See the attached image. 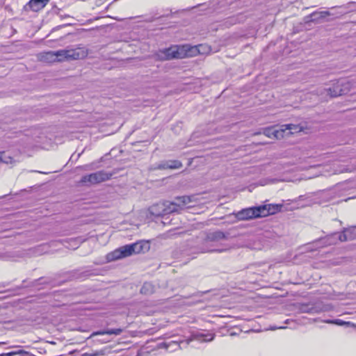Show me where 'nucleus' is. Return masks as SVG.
I'll return each instance as SVG.
<instances>
[{
    "instance_id": "nucleus-1",
    "label": "nucleus",
    "mask_w": 356,
    "mask_h": 356,
    "mask_svg": "<svg viewBox=\"0 0 356 356\" xmlns=\"http://www.w3.org/2000/svg\"><path fill=\"white\" fill-rule=\"evenodd\" d=\"M88 54L85 48L60 49L56 51H47L41 56V59L47 62L78 60L85 58Z\"/></svg>"
},
{
    "instance_id": "nucleus-2",
    "label": "nucleus",
    "mask_w": 356,
    "mask_h": 356,
    "mask_svg": "<svg viewBox=\"0 0 356 356\" xmlns=\"http://www.w3.org/2000/svg\"><path fill=\"white\" fill-rule=\"evenodd\" d=\"M193 196H179L174 199L172 202H163L158 203L157 207L163 209V213L165 215L177 213H179L184 209L189 207L188 205L192 202Z\"/></svg>"
},
{
    "instance_id": "nucleus-3",
    "label": "nucleus",
    "mask_w": 356,
    "mask_h": 356,
    "mask_svg": "<svg viewBox=\"0 0 356 356\" xmlns=\"http://www.w3.org/2000/svg\"><path fill=\"white\" fill-rule=\"evenodd\" d=\"M191 56L187 45L172 46L169 48L159 49L155 54L157 60H168L174 58H183Z\"/></svg>"
},
{
    "instance_id": "nucleus-4",
    "label": "nucleus",
    "mask_w": 356,
    "mask_h": 356,
    "mask_svg": "<svg viewBox=\"0 0 356 356\" xmlns=\"http://www.w3.org/2000/svg\"><path fill=\"white\" fill-rule=\"evenodd\" d=\"M113 175V173L108 172L104 170H99L96 172L83 176L79 181V184L82 186H87L97 184L109 180Z\"/></svg>"
},
{
    "instance_id": "nucleus-5",
    "label": "nucleus",
    "mask_w": 356,
    "mask_h": 356,
    "mask_svg": "<svg viewBox=\"0 0 356 356\" xmlns=\"http://www.w3.org/2000/svg\"><path fill=\"white\" fill-rule=\"evenodd\" d=\"M228 250L227 246L222 248H218L213 242L209 241V237L206 235L199 245L197 252L206 253V252H222Z\"/></svg>"
},
{
    "instance_id": "nucleus-6",
    "label": "nucleus",
    "mask_w": 356,
    "mask_h": 356,
    "mask_svg": "<svg viewBox=\"0 0 356 356\" xmlns=\"http://www.w3.org/2000/svg\"><path fill=\"white\" fill-rule=\"evenodd\" d=\"M343 83L340 81H337L336 83H334L332 88H318L317 90L318 95H324L326 94L331 97H336L338 96H341L346 93V90L342 88Z\"/></svg>"
},
{
    "instance_id": "nucleus-7",
    "label": "nucleus",
    "mask_w": 356,
    "mask_h": 356,
    "mask_svg": "<svg viewBox=\"0 0 356 356\" xmlns=\"http://www.w3.org/2000/svg\"><path fill=\"white\" fill-rule=\"evenodd\" d=\"M236 218L240 220H247L252 218L261 217L260 207H254L243 209L236 214Z\"/></svg>"
},
{
    "instance_id": "nucleus-8",
    "label": "nucleus",
    "mask_w": 356,
    "mask_h": 356,
    "mask_svg": "<svg viewBox=\"0 0 356 356\" xmlns=\"http://www.w3.org/2000/svg\"><path fill=\"white\" fill-rule=\"evenodd\" d=\"M133 254L131 245H123L113 252L109 253L107 256L108 260H116L122 258L127 257Z\"/></svg>"
},
{
    "instance_id": "nucleus-9",
    "label": "nucleus",
    "mask_w": 356,
    "mask_h": 356,
    "mask_svg": "<svg viewBox=\"0 0 356 356\" xmlns=\"http://www.w3.org/2000/svg\"><path fill=\"white\" fill-rule=\"evenodd\" d=\"M206 235L209 237V241L213 242L215 245H217L218 248L227 246L228 249L229 248L228 245L222 244L220 243L222 240H226L228 238V233H225L222 231L217 230L214 232H209L207 233Z\"/></svg>"
},
{
    "instance_id": "nucleus-10",
    "label": "nucleus",
    "mask_w": 356,
    "mask_h": 356,
    "mask_svg": "<svg viewBox=\"0 0 356 356\" xmlns=\"http://www.w3.org/2000/svg\"><path fill=\"white\" fill-rule=\"evenodd\" d=\"M330 13L328 11H315L309 15L304 17V22L305 23L315 22L318 23L322 19L327 16H330Z\"/></svg>"
},
{
    "instance_id": "nucleus-11",
    "label": "nucleus",
    "mask_w": 356,
    "mask_h": 356,
    "mask_svg": "<svg viewBox=\"0 0 356 356\" xmlns=\"http://www.w3.org/2000/svg\"><path fill=\"white\" fill-rule=\"evenodd\" d=\"M49 2V0H30L25 6L24 10L38 12L42 9Z\"/></svg>"
},
{
    "instance_id": "nucleus-12",
    "label": "nucleus",
    "mask_w": 356,
    "mask_h": 356,
    "mask_svg": "<svg viewBox=\"0 0 356 356\" xmlns=\"http://www.w3.org/2000/svg\"><path fill=\"white\" fill-rule=\"evenodd\" d=\"M261 217L274 214L281 210V204H264L260 205Z\"/></svg>"
},
{
    "instance_id": "nucleus-13",
    "label": "nucleus",
    "mask_w": 356,
    "mask_h": 356,
    "mask_svg": "<svg viewBox=\"0 0 356 356\" xmlns=\"http://www.w3.org/2000/svg\"><path fill=\"white\" fill-rule=\"evenodd\" d=\"M337 235L338 232L332 233L325 237L319 238L316 243H318L321 247L335 245L337 243Z\"/></svg>"
},
{
    "instance_id": "nucleus-14",
    "label": "nucleus",
    "mask_w": 356,
    "mask_h": 356,
    "mask_svg": "<svg viewBox=\"0 0 356 356\" xmlns=\"http://www.w3.org/2000/svg\"><path fill=\"white\" fill-rule=\"evenodd\" d=\"M263 134L268 138H275L277 139L284 137V129L275 127H267L264 129Z\"/></svg>"
},
{
    "instance_id": "nucleus-15",
    "label": "nucleus",
    "mask_w": 356,
    "mask_h": 356,
    "mask_svg": "<svg viewBox=\"0 0 356 356\" xmlns=\"http://www.w3.org/2000/svg\"><path fill=\"white\" fill-rule=\"evenodd\" d=\"M247 15H245L243 13H240L236 15L227 17L225 19L224 24L226 27H229L237 23L243 22L244 21H245Z\"/></svg>"
},
{
    "instance_id": "nucleus-16",
    "label": "nucleus",
    "mask_w": 356,
    "mask_h": 356,
    "mask_svg": "<svg viewBox=\"0 0 356 356\" xmlns=\"http://www.w3.org/2000/svg\"><path fill=\"white\" fill-rule=\"evenodd\" d=\"M130 245L132 249L133 254L145 252L149 248L148 243L144 241H140Z\"/></svg>"
},
{
    "instance_id": "nucleus-17",
    "label": "nucleus",
    "mask_w": 356,
    "mask_h": 356,
    "mask_svg": "<svg viewBox=\"0 0 356 356\" xmlns=\"http://www.w3.org/2000/svg\"><path fill=\"white\" fill-rule=\"evenodd\" d=\"M299 310L302 313L318 314L322 312L320 306L314 304H302L300 306Z\"/></svg>"
},
{
    "instance_id": "nucleus-18",
    "label": "nucleus",
    "mask_w": 356,
    "mask_h": 356,
    "mask_svg": "<svg viewBox=\"0 0 356 356\" xmlns=\"http://www.w3.org/2000/svg\"><path fill=\"white\" fill-rule=\"evenodd\" d=\"M234 3L232 0H213L211 2L212 8L218 10L224 7L230 6Z\"/></svg>"
},
{
    "instance_id": "nucleus-19",
    "label": "nucleus",
    "mask_w": 356,
    "mask_h": 356,
    "mask_svg": "<svg viewBox=\"0 0 356 356\" xmlns=\"http://www.w3.org/2000/svg\"><path fill=\"white\" fill-rule=\"evenodd\" d=\"M17 350L6 353L0 354V356H33V354L17 347Z\"/></svg>"
},
{
    "instance_id": "nucleus-20",
    "label": "nucleus",
    "mask_w": 356,
    "mask_h": 356,
    "mask_svg": "<svg viewBox=\"0 0 356 356\" xmlns=\"http://www.w3.org/2000/svg\"><path fill=\"white\" fill-rule=\"evenodd\" d=\"M159 347L165 348L166 350L172 352L176 350L179 348V343H178L175 341H171L168 343L163 342L159 344Z\"/></svg>"
},
{
    "instance_id": "nucleus-21",
    "label": "nucleus",
    "mask_w": 356,
    "mask_h": 356,
    "mask_svg": "<svg viewBox=\"0 0 356 356\" xmlns=\"http://www.w3.org/2000/svg\"><path fill=\"white\" fill-rule=\"evenodd\" d=\"M122 332V330L120 328L117 329H107L103 331H98L92 333V336L102 335V334H115L119 335Z\"/></svg>"
},
{
    "instance_id": "nucleus-22",
    "label": "nucleus",
    "mask_w": 356,
    "mask_h": 356,
    "mask_svg": "<svg viewBox=\"0 0 356 356\" xmlns=\"http://www.w3.org/2000/svg\"><path fill=\"white\" fill-rule=\"evenodd\" d=\"M281 128L284 129V133L288 130L289 133L291 134H293L296 132H299L301 131V127L298 124H283L281 126Z\"/></svg>"
},
{
    "instance_id": "nucleus-23",
    "label": "nucleus",
    "mask_w": 356,
    "mask_h": 356,
    "mask_svg": "<svg viewBox=\"0 0 356 356\" xmlns=\"http://www.w3.org/2000/svg\"><path fill=\"white\" fill-rule=\"evenodd\" d=\"M154 291V286L150 282H145L140 289V293L144 295H149Z\"/></svg>"
},
{
    "instance_id": "nucleus-24",
    "label": "nucleus",
    "mask_w": 356,
    "mask_h": 356,
    "mask_svg": "<svg viewBox=\"0 0 356 356\" xmlns=\"http://www.w3.org/2000/svg\"><path fill=\"white\" fill-rule=\"evenodd\" d=\"M349 232H350V230L348 229H346V228H344L342 232H340V233L338 232L337 242L338 241L343 242V241H346L348 240L352 239V238L350 236H348L347 234V233H349Z\"/></svg>"
},
{
    "instance_id": "nucleus-25",
    "label": "nucleus",
    "mask_w": 356,
    "mask_h": 356,
    "mask_svg": "<svg viewBox=\"0 0 356 356\" xmlns=\"http://www.w3.org/2000/svg\"><path fill=\"white\" fill-rule=\"evenodd\" d=\"M158 205V203L157 204H155L154 205H152L150 208H149V212L153 216H164V213H163V209L160 208V207H157L156 206Z\"/></svg>"
},
{
    "instance_id": "nucleus-26",
    "label": "nucleus",
    "mask_w": 356,
    "mask_h": 356,
    "mask_svg": "<svg viewBox=\"0 0 356 356\" xmlns=\"http://www.w3.org/2000/svg\"><path fill=\"white\" fill-rule=\"evenodd\" d=\"M170 169H179L182 167V163L179 160H168Z\"/></svg>"
},
{
    "instance_id": "nucleus-27",
    "label": "nucleus",
    "mask_w": 356,
    "mask_h": 356,
    "mask_svg": "<svg viewBox=\"0 0 356 356\" xmlns=\"http://www.w3.org/2000/svg\"><path fill=\"white\" fill-rule=\"evenodd\" d=\"M323 323H328V324H335L337 325H343L344 324H347V322H345L341 319H335V320H331V319H326V320H322L321 321Z\"/></svg>"
},
{
    "instance_id": "nucleus-28",
    "label": "nucleus",
    "mask_w": 356,
    "mask_h": 356,
    "mask_svg": "<svg viewBox=\"0 0 356 356\" xmlns=\"http://www.w3.org/2000/svg\"><path fill=\"white\" fill-rule=\"evenodd\" d=\"M157 169L159 170H166V169H170L169 165V161H164L160 163L158 166Z\"/></svg>"
},
{
    "instance_id": "nucleus-29",
    "label": "nucleus",
    "mask_w": 356,
    "mask_h": 356,
    "mask_svg": "<svg viewBox=\"0 0 356 356\" xmlns=\"http://www.w3.org/2000/svg\"><path fill=\"white\" fill-rule=\"evenodd\" d=\"M104 355L103 351L99 350V351H95L91 353H85L81 354L80 356H99V355Z\"/></svg>"
},
{
    "instance_id": "nucleus-30",
    "label": "nucleus",
    "mask_w": 356,
    "mask_h": 356,
    "mask_svg": "<svg viewBox=\"0 0 356 356\" xmlns=\"http://www.w3.org/2000/svg\"><path fill=\"white\" fill-rule=\"evenodd\" d=\"M68 243H72L70 246L72 247V248L76 249L78 248L79 245V240L77 238H71L70 239V241Z\"/></svg>"
},
{
    "instance_id": "nucleus-31",
    "label": "nucleus",
    "mask_w": 356,
    "mask_h": 356,
    "mask_svg": "<svg viewBox=\"0 0 356 356\" xmlns=\"http://www.w3.org/2000/svg\"><path fill=\"white\" fill-rule=\"evenodd\" d=\"M8 159L9 160L3 159V153H0V161H2L3 162L6 163H12V159H13L11 157H8Z\"/></svg>"
},
{
    "instance_id": "nucleus-32",
    "label": "nucleus",
    "mask_w": 356,
    "mask_h": 356,
    "mask_svg": "<svg viewBox=\"0 0 356 356\" xmlns=\"http://www.w3.org/2000/svg\"><path fill=\"white\" fill-rule=\"evenodd\" d=\"M83 168L85 170H92L95 168H94V165L92 163H90V164H88V165H86L83 166Z\"/></svg>"
},
{
    "instance_id": "nucleus-33",
    "label": "nucleus",
    "mask_w": 356,
    "mask_h": 356,
    "mask_svg": "<svg viewBox=\"0 0 356 356\" xmlns=\"http://www.w3.org/2000/svg\"><path fill=\"white\" fill-rule=\"evenodd\" d=\"M285 327H284V326L273 327H271V330H276V329H284V328H285Z\"/></svg>"
},
{
    "instance_id": "nucleus-34",
    "label": "nucleus",
    "mask_w": 356,
    "mask_h": 356,
    "mask_svg": "<svg viewBox=\"0 0 356 356\" xmlns=\"http://www.w3.org/2000/svg\"><path fill=\"white\" fill-rule=\"evenodd\" d=\"M213 336L211 335V337L209 339H206V341H209L213 340Z\"/></svg>"
},
{
    "instance_id": "nucleus-35",
    "label": "nucleus",
    "mask_w": 356,
    "mask_h": 356,
    "mask_svg": "<svg viewBox=\"0 0 356 356\" xmlns=\"http://www.w3.org/2000/svg\"><path fill=\"white\" fill-rule=\"evenodd\" d=\"M4 256L0 253V259H3Z\"/></svg>"
},
{
    "instance_id": "nucleus-36",
    "label": "nucleus",
    "mask_w": 356,
    "mask_h": 356,
    "mask_svg": "<svg viewBox=\"0 0 356 356\" xmlns=\"http://www.w3.org/2000/svg\"><path fill=\"white\" fill-rule=\"evenodd\" d=\"M344 171H345V172H347V171H350V170H348V169H346V170H341V172H344Z\"/></svg>"
},
{
    "instance_id": "nucleus-37",
    "label": "nucleus",
    "mask_w": 356,
    "mask_h": 356,
    "mask_svg": "<svg viewBox=\"0 0 356 356\" xmlns=\"http://www.w3.org/2000/svg\"><path fill=\"white\" fill-rule=\"evenodd\" d=\"M289 319H287L286 321H285V323H289Z\"/></svg>"
}]
</instances>
